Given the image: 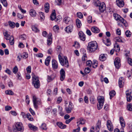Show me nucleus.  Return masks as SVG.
<instances>
[{
	"label": "nucleus",
	"mask_w": 132,
	"mask_h": 132,
	"mask_svg": "<svg viewBox=\"0 0 132 132\" xmlns=\"http://www.w3.org/2000/svg\"><path fill=\"white\" fill-rule=\"evenodd\" d=\"M26 70L28 73H30L31 72V67L30 66H28L26 68Z\"/></svg>",
	"instance_id": "55"
},
{
	"label": "nucleus",
	"mask_w": 132,
	"mask_h": 132,
	"mask_svg": "<svg viewBox=\"0 0 132 132\" xmlns=\"http://www.w3.org/2000/svg\"><path fill=\"white\" fill-rule=\"evenodd\" d=\"M15 128H13L14 132H18V131L22 132L23 131V126L22 123L20 122H17L15 125Z\"/></svg>",
	"instance_id": "4"
},
{
	"label": "nucleus",
	"mask_w": 132,
	"mask_h": 132,
	"mask_svg": "<svg viewBox=\"0 0 132 132\" xmlns=\"http://www.w3.org/2000/svg\"><path fill=\"white\" fill-rule=\"evenodd\" d=\"M91 30L93 32L95 33H98L100 32V30L98 28L93 27L91 28Z\"/></svg>",
	"instance_id": "20"
},
{
	"label": "nucleus",
	"mask_w": 132,
	"mask_h": 132,
	"mask_svg": "<svg viewBox=\"0 0 132 132\" xmlns=\"http://www.w3.org/2000/svg\"><path fill=\"white\" fill-rule=\"evenodd\" d=\"M52 76H48L47 80L48 82H50L51 80H52L54 79V77H52Z\"/></svg>",
	"instance_id": "54"
},
{
	"label": "nucleus",
	"mask_w": 132,
	"mask_h": 132,
	"mask_svg": "<svg viewBox=\"0 0 132 132\" xmlns=\"http://www.w3.org/2000/svg\"><path fill=\"white\" fill-rule=\"evenodd\" d=\"M76 23L77 27L78 28H80L81 25V23L80 21L78 19H77L76 20Z\"/></svg>",
	"instance_id": "30"
},
{
	"label": "nucleus",
	"mask_w": 132,
	"mask_h": 132,
	"mask_svg": "<svg viewBox=\"0 0 132 132\" xmlns=\"http://www.w3.org/2000/svg\"><path fill=\"white\" fill-rule=\"evenodd\" d=\"M27 117L28 119L30 121H33L34 120V119L31 116L29 113H28L27 114Z\"/></svg>",
	"instance_id": "35"
},
{
	"label": "nucleus",
	"mask_w": 132,
	"mask_h": 132,
	"mask_svg": "<svg viewBox=\"0 0 132 132\" xmlns=\"http://www.w3.org/2000/svg\"><path fill=\"white\" fill-rule=\"evenodd\" d=\"M18 68L16 66H15L14 67L13 69V72L14 74H16L18 71Z\"/></svg>",
	"instance_id": "51"
},
{
	"label": "nucleus",
	"mask_w": 132,
	"mask_h": 132,
	"mask_svg": "<svg viewBox=\"0 0 132 132\" xmlns=\"http://www.w3.org/2000/svg\"><path fill=\"white\" fill-rule=\"evenodd\" d=\"M73 46H74L76 48L78 49L80 47L79 44L77 42H75L74 44L73 45Z\"/></svg>",
	"instance_id": "41"
},
{
	"label": "nucleus",
	"mask_w": 132,
	"mask_h": 132,
	"mask_svg": "<svg viewBox=\"0 0 132 132\" xmlns=\"http://www.w3.org/2000/svg\"><path fill=\"white\" fill-rule=\"evenodd\" d=\"M124 84L123 78L122 77L120 78L119 81V85L120 87L121 88L123 87Z\"/></svg>",
	"instance_id": "23"
},
{
	"label": "nucleus",
	"mask_w": 132,
	"mask_h": 132,
	"mask_svg": "<svg viewBox=\"0 0 132 132\" xmlns=\"http://www.w3.org/2000/svg\"><path fill=\"white\" fill-rule=\"evenodd\" d=\"M9 23L10 26L12 28H13L15 27V23L14 22L10 21L9 22Z\"/></svg>",
	"instance_id": "50"
},
{
	"label": "nucleus",
	"mask_w": 132,
	"mask_h": 132,
	"mask_svg": "<svg viewBox=\"0 0 132 132\" xmlns=\"http://www.w3.org/2000/svg\"><path fill=\"white\" fill-rule=\"evenodd\" d=\"M106 126L109 130L110 131H112L113 129V125L111 121L108 120L107 121Z\"/></svg>",
	"instance_id": "11"
},
{
	"label": "nucleus",
	"mask_w": 132,
	"mask_h": 132,
	"mask_svg": "<svg viewBox=\"0 0 132 132\" xmlns=\"http://www.w3.org/2000/svg\"><path fill=\"white\" fill-rule=\"evenodd\" d=\"M119 120L121 126L122 127V128L124 127L125 126V123L123 117H120L119 118Z\"/></svg>",
	"instance_id": "17"
},
{
	"label": "nucleus",
	"mask_w": 132,
	"mask_h": 132,
	"mask_svg": "<svg viewBox=\"0 0 132 132\" xmlns=\"http://www.w3.org/2000/svg\"><path fill=\"white\" fill-rule=\"evenodd\" d=\"M30 14L32 17H35L36 14L35 11L33 9H31L29 11Z\"/></svg>",
	"instance_id": "27"
},
{
	"label": "nucleus",
	"mask_w": 132,
	"mask_h": 132,
	"mask_svg": "<svg viewBox=\"0 0 132 132\" xmlns=\"http://www.w3.org/2000/svg\"><path fill=\"white\" fill-rule=\"evenodd\" d=\"M32 83L36 88H39L40 86L38 77L34 75L32 76Z\"/></svg>",
	"instance_id": "5"
},
{
	"label": "nucleus",
	"mask_w": 132,
	"mask_h": 132,
	"mask_svg": "<svg viewBox=\"0 0 132 132\" xmlns=\"http://www.w3.org/2000/svg\"><path fill=\"white\" fill-rule=\"evenodd\" d=\"M21 115L23 118H26L27 117V115H26L25 113L23 112H21Z\"/></svg>",
	"instance_id": "64"
},
{
	"label": "nucleus",
	"mask_w": 132,
	"mask_h": 132,
	"mask_svg": "<svg viewBox=\"0 0 132 132\" xmlns=\"http://www.w3.org/2000/svg\"><path fill=\"white\" fill-rule=\"evenodd\" d=\"M120 59L119 57H117L115 58L114 63L117 69H119L121 65Z\"/></svg>",
	"instance_id": "9"
},
{
	"label": "nucleus",
	"mask_w": 132,
	"mask_h": 132,
	"mask_svg": "<svg viewBox=\"0 0 132 132\" xmlns=\"http://www.w3.org/2000/svg\"><path fill=\"white\" fill-rule=\"evenodd\" d=\"M126 36L127 37H130L131 36V33L129 30H127L125 32Z\"/></svg>",
	"instance_id": "44"
},
{
	"label": "nucleus",
	"mask_w": 132,
	"mask_h": 132,
	"mask_svg": "<svg viewBox=\"0 0 132 132\" xmlns=\"http://www.w3.org/2000/svg\"><path fill=\"white\" fill-rule=\"evenodd\" d=\"M56 18V13L55 10H53V13L51 16V19L52 20H53Z\"/></svg>",
	"instance_id": "28"
},
{
	"label": "nucleus",
	"mask_w": 132,
	"mask_h": 132,
	"mask_svg": "<svg viewBox=\"0 0 132 132\" xmlns=\"http://www.w3.org/2000/svg\"><path fill=\"white\" fill-rule=\"evenodd\" d=\"M116 94V92L114 90H112L109 93L110 99H111Z\"/></svg>",
	"instance_id": "32"
},
{
	"label": "nucleus",
	"mask_w": 132,
	"mask_h": 132,
	"mask_svg": "<svg viewBox=\"0 0 132 132\" xmlns=\"http://www.w3.org/2000/svg\"><path fill=\"white\" fill-rule=\"evenodd\" d=\"M28 126L31 129L34 131L36 130L37 128V127L34 126L31 124H29Z\"/></svg>",
	"instance_id": "33"
},
{
	"label": "nucleus",
	"mask_w": 132,
	"mask_h": 132,
	"mask_svg": "<svg viewBox=\"0 0 132 132\" xmlns=\"http://www.w3.org/2000/svg\"><path fill=\"white\" fill-rule=\"evenodd\" d=\"M33 102L35 108L37 109L38 107V105L41 104L40 101V99H38L35 96L33 97Z\"/></svg>",
	"instance_id": "7"
},
{
	"label": "nucleus",
	"mask_w": 132,
	"mask_h": 132,
	"mask_svg": "<svg viewBox=\"0 0 132 132\" xmlns=\"http://www.w3.org/2000/svg\"><path fill=\"white\" fill-rule=\"evenodd\" d=\"M57 125L61 129H64L67 126L63 124V123L61 122H58L56 123Z\"/></svg>",
	"instance_id": "19"
},
{
	"label": "nucleus",
	"mask_w": 132,
	"mask_h": 132,
	"mask_svg": "<svg viewBox=\"0 0 132 132\" xmlns=\"http://www.w3.org/2000/svg\"><path fill=\"white\" fill-rule=\"evenodd\" d=\"M128 110L130 111H132V105L131 104H128L127 106Z\"/></svg>",
	"instance_id": "48"
},
{
	"label": "nucleus",
	"mask_w": 132,
	"mask_h": 132,
	"mask_svg": "<svg viewBox=\"0 0 132 132\" xmlns=\"http://www.w3.org/2000/svg\"><path fill=\"white\" fill-rule=\"evenodd\" d=\"M101 121L98 120L97 123L96 124V129H99L101 127Z\"/></svg>",
	"instance_id": "46"
},
{
	"label": "nucleus",
	"mask_w": 132,
	"mask_h": 132,
	"mask_svg": "<svg viewBox=\"0 0 132 132\" xmlns=\"http://www.w3.org/2000/svg\"><path fill=\"white\" fill-rule=\"evenodd\" d=\"M59 30V28L58 26L55 25L53 27V30L55 32H58Z\"/></svg>",
	"instance_id": "39"
},
{
	"label": "nucleus",
	"mask_w": 132,
	"mask_h": 132,
	"mask_svg": "<svg viewBox=\"0 0 132 132\" xmlns=\"http://www.w3.org/2000/svg\"><path fill=\"white\" fill-rule=\"evenodd\" d=\"M87 60V57L86 54H84L82 57V61H85Z\"/></svg>",
	"instance_id": "49"
},
{
	"label": "nucleus",
	"mask_w": 132,
	"mask_h": 132,
	"mask_svg": "<svg viewBox=\"0 0 132 132\" xmlns=\"http://www.w3.org/2000/svg\"><path fill=\"white\" fill-rule=\"evenodd\" d=\"M10 44L11 45H13L14 43V38L13 36H12L9 39Z\"/></svg>",
	"instance_id": "34"
},
{
	"label": "nucleus",
	"mask_w": 132,
	"mask_h": 132,
	"mask_svg": "<svg viewBox=\"0 0 132 132\" xmlns=\"http://www.w3.org/2000/svg\"><path fill=\"white\" fill-rule=\"evenodd\" d=\"M28 53L26 52L23 53L22 54L21 56V57L23 59H26L28 57Z\"/></svg>",
	"instance_id": "37"
},
{
	"label": "nucleus",
	"mask_w": 132,
	"mask_h": 132,
	"mask_svg": "<svg viewBox=\"0 0 132 132\" xmlns=\"http://www.w3.org/2000/svg\"><path fill=\"white\" fill-rule=\"evenodd\" d=\"M78 34L80 39L82 41H84L85 40V36L83 33L82 31H80Z\"/></svg>",
	"instance_id": "16"
},
{
	"label": "nucleus",
	"mask_w": 132,
	"mask_h": 132,
	"mask_svg": "<svg viewBox=\"0 0 132 132\" xmlns=\"http://www.w3.org/2000/svg\"><path fill=\"white\" fill-rule=\"evenodd\" d=\"M90 69L89 68H85L84 70V72L86 73H89L90 72Z\"/></svg>",
	"instance_id": "57"
},
{
	"label": "nucleus",
	"mask_w": 132,
	"mask_h": 132,
	"mask_svg": "<svg viewBox=\"0 0 132 132\" xmlns=\"http://www.w3.org/2000/svg\"><path fill=\"white\" fill-rule=\"evenodd\" d=\"M99 59L100 60L102 61H103L106 59V58L104 54H101L100 56Z\"/></svg>",
	"instance_id": "29"
},
{
	"label": "nucleus",
	"mask_w": 132,
	"mask_h": 132,
	"mask_svg": "<svg viewBox=\"0 0 132 132\" xmlns=\"http://www.w3.org/2000/svg\"><path fill=\"white\" fill-rule=\"evenodd\" d=\"M87 22L89 23H90L92 22V16H89L87 19Z\"/></svg>",
	"instance_id": "56"
},
{
	"label": "nucleus",
	"mask_w": 132,
	"mask_h": 132,
	"mask_svg": "<svg viewBox=\"0 0 132 132\" xmlns=\"http://www.w3.org/2000/svg\"><path fill=\"white\" fill-rule=\"evenodd\" d=\"M127 60L128 63L131 65H132V59L131 58H128Z\"/></svg>",
	"instance_id": "63"
},
{
	"label": "nucleus",
	"mask_w": 132,
	"mask_h": 132,
	"mask_svg": "<svg viewBox=\"0 0 132 132\" xmlns=\"http://www.w3.org/2000/svg\"><path fill=\"white\" fill-rule=\"evenodd\" d=\"M72 105V103L71 102H70L68 106H65V110L67 113H69L71 112L73 108Z\"/></svg>",
	"instance_id": "10"
},
{
	"label": "nucleus",
	"mask_w": 132,
	"mask_h": 132,
	"mask_svg": "<svg viewBox=\"0 0 132 132\" xmlns=\"http://www.w3.org/2000/svg\"><path fill=\"white\" fill-rule=\"evenodd\" d=\"M93 67L94 68H96L97 66V62L96 60H93L92 62Z\"/></svg>",
	"instance_id": "36"
},
{
	"label": "nucleus",
	"mask_w": 132,
	"mask_h": 132,
	"mask_svg": "<svg viewBox=\"0 0 132 132\" xmlns=\"http://www.w3.org/2000/svg\"><path fill=\"white\" fill-rule=\"evenodd\" d=\"M40 16V19L42 20H43L45 18V16L44 13L42 12L39 13Z\"/></svg>",
	"instance_id": "43"
},
{
	"label": "nucleus",
	"mask_w": 132,
	"mask_h": 132,
	"mask_svg": "<svg viewBox=\"0 0 132 132\" xmlns=\"http://www.w3.org/2000/svg\"><path fill=\"white\" fill-rule=\"evenodd\" d=\"M77 16L79 18L81 19L83 17L82 14L80 12H78L77 13Z\"/></svg>",
	"instance_id": "52"
},
{
	"label": "nucleus",
	"mask_w": 132,
	"mask_h": 132,
	"mask_svg": "<svg viewBox=\"0 0 132 132\" xmlns=\"http://www.w3.org/2000/svg\"><path fill=\"white\" fill-rule=\"evenodd\" d=\"M101 3L100 1L98 0H96L94 2V5L96 6H99Z\"/></svg>",
	"instance_id": "45"
},
{
	"label": "nucleus",
	"mask_w": 132,
	"mask_h": 132,
	"mask_svg": "<svg viewBox=\"0 0 132 132\" xmlns=\"http://www.w3.org/2000/svg\"><path fill=\"white\" fill-rule=\"evenodd\" d=\"M26 35L24 34H23L20 36V38L22 40H24L26 39Z\"/></svg>",
	"instance_id": "60"
},
{
	"label": "nucleus",
	"mask_w": 132,
	"mask_h": 132,
	"mask_svg": "<svg viewBox=\"0 0 132 132\" xmlns=\"http://www.w3.org/2000/svg\"><path fill=\"white\" fill-rule=\"evenodd\" d=\"M115 19L118 22L121 23L125 27L127 26V23L126 21L120 15L117 13H114L113 14Z\"/></svg>",
	"instance_id": "3"
},
{
	"label": "nucleus",
	"mask_w": 132,
	"mask_h": 132,
	"mask_svg": "<svg viewBox=\"0 0 132 132\" xmlns=\"http://www.w3.org/2000/svg\"><path fill=\"white\" fill-rule=\"evenodd\" d=\"M73 24H70L65 28V30L68 33H71L73 30Z\"/></svg>",
	"instance_id": "14"
},
{
	"label": "nucleus",
	"mask_w": 132,
	"mask_h": 132,
	"mask_svg": "<svg viewBox=\"0 0 132 132\" xmlns=\"http://www.w3.org/2000/svg\"><path fill=\"white\" fill-rule=\"evenodd\" d=\"M103 42L107 46H109L111 44L110 39L106 38L105 40H103Z\"/></svg>",
	"instance_id": "22"
},
{
	"label": "nucleus",
	"mask_w": 132,
	"mask_h": 132,
	"mask_svg": "<svg viewBox=\"0 0 132 132\" xmlns=\"http://www.w3.org/2000/svg\"><path fill=\"white\" fill-rule=\"evenodd\" d=\"M131 91H129V90H128L126 91V96L127 101L128 102H130L132 98V97L131 95Z\"/></svg>",
	"instance_id": "8"
},
{
	"label": "nucleus",
	"mask_w": 132,
	"mask_h": 132,
	"mask_svg": "<svg viewBox=\"0 0 132 132\" xmlns=\"http://www.w3.org/2000/svg\"><path fill=\"white\" fill-rule=\"evenodd\" d=\"M6 94L11 95H13L14 94L13 92L10 90H8L5 91Z\"/></svg>",
	"instance_id": "38"
},
{
	"label": "nucleus",
	"mask_w": 132,
	"mask_h": 132,
	"mask_svg": "<svg viewBox=\"0 0 132 132\" xmlns=\"http://www.w3.org/2000/svg\"><path fill=\"white\" fill-rule=\"evenodd\" d=\"M3 35L5 37V38L6 40H9L11 36L8 34V32L7 31L5 32H3Z\"/></svg>",
	"instance_id": "25"
},
{
	"label": "nucleus",
	"mask_w": 132,
	"mask_h": 132,
	"mask_svg": "<svg viewBox=\"0 0 132 132\" xmlns=\"http://www.w3.org/2000/svg\"><path fill=\"white\" fill-rule=\"evenodd\" d=\"M32 30L35 32H37L39 31V30L38 28L35 26H33L32 27Z\"/></svg>",
	"instance_id": "47"
},
{
	"label": "nucleus",
	"mask_w": 132,
	"mask_h": 132,
	"mask_svg": "<svg viewBox=\"0 0 132 132\" xmlns=\"http://www.w3.org/2000/svg\"><path fill=\"white\" fill-rule=\"evenodd\" d=\"M116 3L117 6L120 7H123L124 5V3L123 1H118L116 2Z\"/></svg>",
	"instance_id": "24"
},
{
	"label": "nucleus",
	"mask_w": 132,
	"mask_h": 132,
	"mask_svg": "<svg viewBox=\"0 0 132 132\" xmlns=\"http://www.w3.org/2000/svg\"><path fill=\"white\" fill-rule=\"evenodd\" d=\"M97 44L96 41L91 42L88 43L87 49L89 52H93L97 49Z\"/></svg>",
	"instance_id": "1"
},
{
	"label": "nucleus",
	"mask_w": 132,
	"mask_h": 132,
	"mask_svg": "<svg viewBox=\"0 0 132 132\" xmlns=\"http://www.w3.org/2000/svg\"><path fill=\"white\" fill-rule=\"evenodd\" d=\"M64 21L66 24H73L71 19L68 17H65L64 19Z\"/></svg>",
	"instance_id": "15"
},
{
	"label": "nucleus",
	"mask_w": 132,
	"mask_h": 132,
	"mask_svg": "<svg viewBox=\"0 0 132 132\" xmlns=\"http://www.w3.org/2000/svg\"><path fill=\"white\" fill-rule=\"evenodd\" d=\"M50 6L49 4L47 3L45 5V10L46 12L48 13L49 10Z\"/></svg>",
	"instance_id": "26"
},
{
	"label": "nucleus",
	"mask_w": 132,
	"mask_h": 132,
	"mask_svg": "<svg viewBox=\"0 0 132 132\" xmlns=\"http://www.w3.org/2000/svg\"><path fill=\"white\" fill-rule=\"evenodd\" d=\"M86 64L87 66L91 67L92 64V62L90 60H88L87 61Z\"/></svg>",
	"instance_id": "53"
},
{
	"label": "nucleus",
	"mask_w": 132,
	"mask_h": 132,
	"mask_svg": "<svg viewBox=\"0 0 132 132\" xmlns=\"http://www.w3.org/2000/svg\"><path fill=\"white\" fill-rule=\"evenodd\" d=\"M12 108L11 107L7 105L5 107V110L6 111L9 110H10Z\"/></svg>",
	"instance_id": "58"
},
{
	"label": "nucleus",
	"mask_w": 132,
	"mask_h": 132,
	"mask_svg": "<svg viewBox=\"0 0 132 132\" xmlns=\"http://www.w3.org/2000/svg\"><path fill=\"white\" fill-rule=\"evenodd\" d=\"M52 65L53 68L56 69L58 67V63L55 60H53L52 61Z\"/></svg>",
	"instance_id": "18"
},
{
	"label": "nucleus",
	"mask_w": 132,
	"mask_h": 132,
	"mask_svg": "<svg viewBox=\"0 0 132 132\" xmlns=\"http://www.w3.org/2000/svg\"><path fill=\"white\" fill-rule=\"evenodd\" d=\"M105 9L106 6L105 3L103 2L101 3L99 7L100 11L101 12H103L105 10Z\"/></svg>",
	"instance_id": "13"
},
{
	"label": "nucleus",
	"mask_w": 132,
	"mask_h": 132,
	"mask_svg": "<svg viewBox=\"0 0 132 132\" xmlns=\"http://www.w3.org/2000/svg\"><path fill=\"white\" fill-rule=\"evenodd\" d=\"M98 104L97 105L98 110H100L102 107L104 102V98L103 97L100 96L98 98Z\"/></svg>",
	"instance_id": "6"
},
{
	"label": "nucleus",
	"mask_w": 132,
	"mask_h": 132,
	"mask_svg": "<svg viewBox=\"0 0 132 132\" xmlns=\"http://www.w3.org/2000/svg\"><path fill=\"white\" fill-rule=\"evenodd\" d=\"M26 103L28 104H29L30 102V101L29 100V96L28 95L26 96Z\"/></svg>",
	"instance_id": "59"
},
{
	"label": "nucleus",
	"mask_w": 132,
	"mask_h": 132,
	"mask_svg": "<svg viewBox=\"0 0 132 132\" xmlns=\"http://www.w3.org/2000/svg\"><path fill=\"white\" fill-rule=\"evenodd\" d=\"M60 79L61 81H63L65 77V72L63 69H61L60 71Z\"/></svg>",
	"instance_id": "12"
},
{
	"label": "nucleus",
	"mask_w": 132,
	"mask_h": 132,
	"mask_svg": "<svg viewBox=\"0 0 132 132\" xmlns=\"http://www.w3.org/2000/svg\"><path fill=\"white\" fill-rule=\"evenodd\" d=\"M43 56V54L41 53H38L36 55V56L37 57H42Z\"/></svg>",
	"instance_id": "61"
},
{
	"label": "nucleus",
	"mask_w": 132,
	"mask_h": 132,
	"mask_svg": "<svg viewBox=\"0 0 132 132\" xmlns=\"http://www.w3.org/2000/svg\"><path fill=\"white\" fill-rule=\"evenodd\" d=\"M46 125L45 123H42L40 127L41 129L43 130H46L47 129Z\"/></svg>",
	"instance_id": "40"
},
{
	"label": "nucleus",
	"mask_w": 132,
	"mask_h": 132,
	"mask_svg": "<svg viewBox=\"0 0 132 132\" xmlns=\"http://www.w3.org/2000/svg\"><path fill=\"white\" fill-rule=\"evenodd\" d=\"M51 59V57L50 56H48L45 60V64L47 66H48L49 64V63Z\"/></svg>",
	"instance_id": "31"
},
{
	"label": "nucleus",
	"mask_w": 132,
	"mask_h": 132,
	"mask_svg": "<svg viewBox=\"0 0 132 132\" xmlns=\"http://www.w3.org/2000/svg\"><path fill=\"white\" fill-rule=\"evenodd\" d=\"M52 33H50L48 36V39L47 40H50L51 39V40H52Z\"/></svg>",
	"instance_id": "62"
},
{
	"label": "nucleus",
	"mask_w": 132,
	"mask_h": 132,
	"mask_svg": "<svg viewBox=\"0 0 132 132\" xmlns=\"http://www.w3.org/2000/svg\"><path fill=\"white\" fill-rule=\"evenodd\" d=\"M78 121L77 122L78 125H84L85 122V120L82 118H80L78 119Z\"/></svg>",
	"instance_id": "21"
},
{
	"label": "nucleus",
	"mask_w": 132,
	"mask_h": 132,
	"mask_svg": "<svg viewBox=\"0 0 132 132\" xmlns=\"http://www.w3.org/2000/svg\"><path fill=\"white\" fill-rule=\"evenodd\" d=\"M1 2L2 3L5 7H6L7 5V4L6 0H0Z\"/></svg>",
	"instance_id": "42"
},
{
	"label": "nucleus",
	"mask_w": 132,
	"mask_h": 132,
	"mask_svg": "<svg viewBox=\"0 0 132 132\" xmlns=\"http://www.w3.org/2000/svg\"><path fill=\"white\" fill-rule=\"evenodd\" d=\"M58 58L62 66L68 68L69 67V62L66 56L62 57L60 55H58Z\"/></svg>",
	"instance_id": "2"
}]
</instances>
